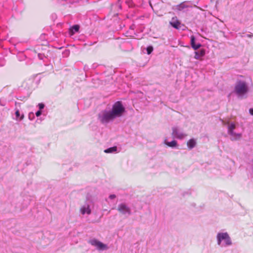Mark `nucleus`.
<instances>
[{"instance_id": "5", "label": "nucleus", "mask_w": 253, "mask_h": 253, "mask_svg": "<svg viewBox=\"0 0 253 253\" xmlns=\"http://www.w3.org/2000/svg\"><path fill=\"white\" fill-rule=\"evenodd\" d=\"M118 210L119 212L123 213H130V209L127 207L125 204H121L120 205H119L118 207Z\"/></svg>"}, {"instance_id": "13", "label": "nucleus", "mask_w": 253, "mask_h": 253, "mask_svg": "<svg viewBox=\"0 0 253 253\" xmlns=\"http://www.w3.org/2000/svg\"><path fill=\"white\" fill-rule=\"evenodd\" d=\"M196 144V142L194 139H190L187 143V146L190 149H192L194 148Z\"/></svg>"}, {"instance_id": "11", "label": "nucleus", "mask_w": 253, "mask_h": 253, "mask_svg": "<svg viewBox=\"0 0 253 253\" xmlns=\"http://www.w3.org/2000/svg\"><path fill=\"white\" fill-rule=\"evenodd\" d=\"M235 125L234 124H231L228 126V134L230 135H234L236 134V133L234 132V129L235 128Z\"/></svg>"}, {"instance_id": "19", "label": "nucleus", "mask_w": 253, "mask_h": 253, "mask_svg": "<svg viewBox=\"0 0 253 253\" xmlns=\"http://www.w3.org/2000/svg\"><path fill=\"white\" fill-rule=\"evenodd\" d=\"M225 241L226 244L227 245H230L231 244V240H230V238L229 235L226 238V239L225 240Z\"/></svg>"}, {"instance_id": "6", "label": "nucleus", "mask_w": 253, "mask_h": 253, "mask_svg": "<svg viewBox=\"0 0 253 253\" xmlns=\"http://www.w3.org/2000/svg\"><path fill=\"white\" fill-rule=\"evenodd\" d=\"M170 24L176 29H180L181 27L180 21L176 18H172L170 22Z\"/></svg>"}, {"instance_id": "14", "label": "nucleus", "mask_w": 253, "mask_h": 253, "mask_svg": "<svg viewBox=\"0 0 253 253\" xmlns=\"http://www.w3.org/2000/svg\"><path fill=\"white\" fill-rule=\"evenodd\" d=\"M165 143L168 146L170 147H175L177 145V141L175 140H172L171 142H167L165 141Z\"/></svg>"}, {"instance_id": "25", "label": "nucleus", "mask_w": 253, "mask_h": 253, "mask_svg": "<svg viewBox=\"0 0 253 253\" xmlns=\"http://www.w3.org/2000/svg\"><path fill=\"white\" fill-rule=\"evenodd\" d=\"M24 115H22L20 117V120H22L23 118H24Z\"/></svg>"}, {"instance_id": "2", "label": "nucleus", "mask_w": 253, "mask_h": 253, "mask_svg": "<svg viewBox=\"0 0 253 253\" xmlns=\"http://www.w3.org/2000/svg\"><path fill=\"white\" fill-rule=\"evenodd\" d=\"M111 112L115 118L119 117L125 112V108L121 102L118 101L113 105Z\"/></svg>"}, {"instance_id": "15", "label": "nucleus", "mask_w": 253, "mask_h": 253, "mask_svg": "<svg viewBox=\"0 0 253 253\" xmlns=\"http://www.w3.org/2000/svg\"><path fill=\"white\" fill-rule=\"evenodd\" d=\"M80 28V26L78 25H74L70 28V33L71 32V35H73L75 32H77L79 31Z\"/></svg>"}, {"instance_id": "16", "label": "nucleus", "mask_w": 253, "mask_h": 253, "mask_svg": "<svg viewBox=\"0 0 253 253\" xmlns=\"http://www.w3.org/2000/svg\"><path fill=\"white\" fill-rule=\"evenodd\" d=\"M117 150V147L116 146H114L112 147H110L108 149H107L104 150V152L106 153H112L114 152H116Z\"/></svg>"}, {"instance_id": "23", "label": "nucleus", "mask_w": 253, "mask_h": 253, "mask_svg": "<svg viewBox=\"0 0 253 253\" xmlns=\"http://www.w3.org/2000/svg\"><path fill=\"white\" fill-rule=\"evenodd\" d=\"M109 198L111 199H114L116 198V195L114 194L110 195Z\"/></svg>"}, {"instance_id": "22", "label": "nucleus", "mask_w": 253, "mask_h": 253, "mask_svg": "<svg viewBox=\"0 0 253 253\" xmlns=\"http://www.w3.org/2000/svg\"><path fill=\"white\" fill-rule=\"evenodd\" d=\"M42 114V112L39 110L38 111H37L36 113V115L37 116V117H39Z\"/></svg>"}, {"instance_id": "4", "label": "nucleus", "mask_w": 253, "mask_h": 253, "mask_svg": "<svg viewBox=\"0 0 253 253\" xmlns=\"http://www.w3.org/2000/svg\"><path fill=\"white\" fill-rule=\"evenodd\" d=\"M88 243L91 245L96 247L97 249L100 250H104L108 248L106 245L95 239L89 240Z\"/></svg>"}, {"instance_id": "20", "label": "nucleus", "mask_w": 253, "mask_h": 253, "mask_svg": "<svg viewBox=\"0 0 253 253\" xmlns=\"http://www.w3.org/2000/svg\"><path fill=\"white\" fill-rule=\"evenodd\" d=\"M38 106L40 110L42 109L44 107V105L43 103H39Z\"/></svg>"}, {"instance_id": "7", "label": "nucleus", "mask_w": 253, "mask_h": 253, "mask_svg": "<svg viewBox=\"0 0 253 253\" xmlns=\"http://www.w3.org/2000/svg\"><path fill=\"white\" fill-rule=\"evenodd\" d=\"M172 135L179 139H182L185 135L183 133L178 132V130L176 128H173L172 129Z\"/></svg>"}, {"instance_id": "24", "label": "nucleus", "mask_w": 253, "mask_h": 253, "mask_svg": "<svg viewBox=\"0 0 253 253\" xmlns=\"http://www.w3.org/2000/svg\"><path fill=\"white\" fill-rule=\"evenodd\" d=\"M250 113L251 115L253 116V108H251L249 110Z\"/></svg>"}, {"instance_id": "1", "label": "nucleus", "mask_w": 253, "mask_h": 253, "mask_svg": "<svg viewBox=\"0 0 253 253\" xmlns=\"http://www.w3.org/2000/svg\"><path fill=\"white\" fill-rule=\"evenodd\" d=\"M248 91V87L244 82H238L235 86V92L239 96H242Z\"/></svg>"}, {"instance_id": "10", "label": "nucleus", "mask_w": 253, "mask_h": 253, "mask_svg": "<svg viewBox=\"0 0 253 253\" xmlns=\"http://www.w3.org/2000/svg\"><path fill=\"white\" fill-rule=\"evenodd\" d=\"M195 58L196 59H199L201 57L204 56L205 54V50L203 49H201L200 51H196L195 52Z\"/></svg>"}, {"instance_id": "18", "label": "nucleus", "mask_w": 253, "mask_h": 253, "mask_svg": "<svg viewBox=\"0 0 253 253\" xmlns=\"http://www.w3.org/2000/svg\"><path fill=\"white\" fill-rule=\"evenodd\" d=\"M233 137H234L233 139H232V140H235V139H240L241 137V134L240 133H236L234 135H232Z\"/></svg>"}, {"instance_id": "8", "label": "nucleus", "mask_w": 253, "mask_h": 253, "mask_svg": "<svg viewBox=\"0 0 253 253\" xmlns=\"http://www.w3.org/2000/svg\"><path fill=\"white\" fill-rule=\"evenodd\" d=\"M195 38L194 36H192L191 37V45L193 49L196 50L200 48L201 46L200 43L196 44L195 42Z\"/></svg>"}, {"instance_id": "12", "label": "nucleus", "mask_w": 253, "mask_h": 253, "mask_svg": "<svg viewBox=\"0 0 253 253\" xmlns=\"http://www.w3.org/2000/svg\"><path fill=\"white\" fill-rule=\"evenodd\" d=\"M81 211L82 214H84L86 213L88 214H89L91 213V210L89 208V206L83 207L81 209Z\"/></svg>"}, {"instance_id": "17", "label": "nucleus", "mask_w": 253, "mask_h": 253, "mask_svg": "<svg viewBox=\"0 0 253 253\" xmlns=\"http://www.w3.org/2000/svg\"><path fill=\"white\" fill-rule=\"evenodd\" d=\"M153 50V47L152 46H149L147 47V52L148 54H150Z\"/></svg>"}, {"instance_id": "3", "label": "nucleus", "mask_w": 253, "mask_h": 253, "mask_svg": "<svg viewBox=\"0 0 253 253\" xmlns=\"http://www.w3.org/2000/svg\"><path fill=\"white\" fill-rule=\"evenodd\" d=\"M116 118L111 111H104L99 115V119L102 123H106Z\"/></svg>"}, {"instance_id": "21", "label": "nucleus", "mask_w": 253, "mask_h": 253, "mask_svg": "<svg viewBox=\"0 0 253 253\" xmlns=\"http://www.w3.org/2000/svg\"><path fill=\"white\" fill-rule=\"evenodd\" d=\"M15 115H16V117L17 118L19 117V116H20V112H19V111L18 110H16V112H15Z\"/></svg>"}, {"instance_id": "9", "label": "nucleus", "mask_w": 253, "mask_h": 253, "mask_svg": "<svg viewBox=\"0 0 253 253\" xmlns=\"http://www.w3.org/2000/svg\"><path fill=\"white\" fill-rule=\"evenodd\" d=\"M228 236L227 233H219L217 235L218 244L219 245L222 240H225Z\"/></svg>"}]
</instances>
